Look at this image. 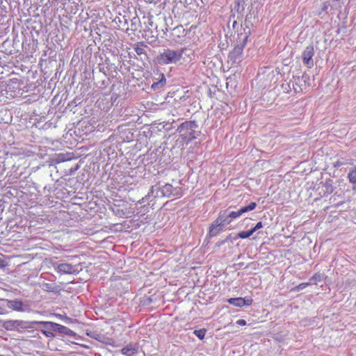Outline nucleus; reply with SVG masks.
I'll list each match as a JSON object with an SVG mask.
<instances>
[{
    "instance_id": "obj_11",
    "label": "nucleus",
    "mask_w": 356,
    "mask_h": 356,
    "mask_svg": "<svg viewBox=\"0 0 356 356\" xmlns=\"http://www.w3.org/2000/svg\"><path fill=\"white\" fill-rule=\"evenodd\" d=\"M159 76L157 78H153V83L152 84V89L155 91H159L164 88L166 84V79L163 73H158Z\"/></svg>"
},
{
    "instance_id": "obj_24",
    "label": "nucleus",
    "mask_w": 356,
    "mask_h": 356,
    "mask_svg": "<svg viewBox=\"0 0 356 356\" xmlns=\"http://www.w3.org/2000/svg\"><path fill=\"white\" fill-rule=\"evenodd\" d=\"M323 187L325 188V193L331 194L333 192V186L330 181H325V183L323 185Z\"/></svg>"
},
{
    "instance_id": "obj_12",
    "label": "nucleus",
    "mask_w": 356,
    "mask_h": 356,
    "mask_svg": "<svg viewBox=\"0 0 356 356\" xmlns=\"http://www.w3.org/2000/svg\"><path fill=\"white\" fill-rule=\"evenodd\" d=\"M227 302L235 307H241L244 305H250L252 300L251 298H232L227 300Z\"/></svg>"
},
{
    "instance_id": "obj_22",
    "label": "nucleus",
    "mask_w": 356,
    "mask_h": 356,
    "mask_svg": "<svg viewBox=\"0 0 356 356\" xmlns=\"http://www.w3.org/2000/svg\"><path fill=\"white\" fill-rule=\"evenodd\" d=\"M55 316L58 318L59 319L63 321L65 323H72L76 321L75 319H72L71 318H69L66 316L60 314H56Z\"/></svg>"
},
{
    "instance_id": "obj_20",
    "label": "nucleus",
    "mask_w": 356,
    "mask_h": 356,
    "mask_svg": "<svg viewBox=\"0 0 356 356\" xmlns=\"http://www.w3.org/2000/svg\"><path fill=\"white\" fill-rule=\"evenodd\" d=\"M254 234V230L250 229L248 231H242L239 232L234 238V240L238 238H248Z\"/></svg>"
},
{
    "instance_id": "obj_4",
    "label": "nucleus",
    "mask_w": 356,
    "mask_h": 356,
    "mask_svg": "<svg viewBox=\"0 0 356 356\" xmlns=\"http://www.w3.org/2000/svg\"><path fill=\"white\" fill-rule=\"evenodd\" d=\"M32 323L37 325H42L44 328L50 329L53 331L65 334L67 336H76V333L73 330L56 323H53L50 321H33Z\"/></svg>"
},
{
    "instance_id": "obj_34",
    "label": "nucleus",
    "mask_w": 356,
    "mask_h": 356,
    "mask_svg": "<svg viewBox=\"0 0 356 356\" xmlns=\"http://www.w3.org/2000/svg\"><path fill=\"white\" fill-rule=\"evenodd\" d=\"M345 164H346L345 163H343V162H341V161H337L335 163L334 166H335V167H339V166L343 165H345Z\"/></svg>"
},
{
    "instance_id": "obj_15",
    "label": "nucleus",
    "mask_w": 356,
    "mask_h": 356,
    "mask_svg": "<svg viewBox=\"0 0 356 356\" xmlns=\"http://www.w3.org/2000/svg\"><path fill=\"white\" fill-rule=\"evenodd\" d=\"M200 134V131H195V129H193V131H188L181 134V138L188 143L197 138Z\"/></svg>"
},
{
    "instance_id": "obj_30",
    "label": "nucleus",
    "mask_w": 356,
    "mask_h": 356,
    "mask_svg": "<svg viewBox=\"0 0 356 356\" xmlns=\"http://www.w3.org/2000/svg\"><path fill=\"white\" fill-rule=\"evenodd\" d=\"M263 227V224L261 222H259L257 223V225L252 227L251 229L254 230V233L257 231L258 229H261Z\"/></svg>"
},
{
    "instance_id": "obj_9",
    "label": "nucleus",
    "mask_w": 356,
    "mask_h": 356,
    "mask_svg": "<svg viewBox=\"0 0 356 356\" xmlns=\"http://www.w3.org/2000/svg\"><path fill=\"white\" fill-rule=\"evenodd\" d=\"M186 34L187 31L182 25L177 26L172 29V40L177 43L181 42L184 40V38L186 37Z\"/></svg>"
},
{
    "instance_id": "obj_3",
    "label": "nucleus",
    "mask_w": 356,
    "mask_h": 356,
    "mask_svg": "<svg viewBox=\"0 0 356 356\" xmlns=\"http://www.w3.org/2000/svg\"><path fill=\"white\" fill-rule=\"evenodd\" d=\"M248 40L237 36L236 44L230 51L228 58L233 63H238L242 60L243 48L247 43Z\"/></svg>"
},
{
    "instance_id": "obj_32",
    "label": "nucleus",
    "mask_w": 356,
    "mask_h": 356,
    "mask_svg": "<svg viewBox=\"0 0 356 356\" xmlns=\"http://www.w3.org/2000/svg\"><path fill=\"white\" fill-rule=\"evenodd\" d=\"M309 284L308 283H301L298 286V289L301 290L305 289Z\"/></svg>"
},
{
    "instance_id": "obj_19",
    "label": "nucleus",
    "mask_w": 356,
    "mask_h": 356,
    "mask_svg": "<svg viewBox=\"0 0 356 356\" xmlns=\"http://www.w3.org/2000/svg\"><path fill=\"white\" fill-rule=\"evenodd\" d=\"M40 288L47 292H54L56 291V286L53 283L42 282L40 284Z\"/></svg>"
},
{
    "instance_id": "obj_17",
    "label": "nucleus",
    "mask_w": 356,
    "mask_h": 356,
    "mask_svg": "<svg viewBox=\"0 0 356 356\" xmlns=\"http://www.w3.org/2000/svg\"><path fill=\"white\" fill-rule=\"evenodd\" d=\"M247 1L248 0H236L235 1V6H234V9L236 10V12L242 15L244 10H245V6L247 5Z\"/></svg>"
},
{
    "instance_id": "obj_23",
    "label": "nucleus",
    "mask_w": 356,
    "mask_h": 356,
    "mask_svg": "<svg viewBox=\"0 0 356 356\" xmlns=\"http://www.w3.org/2000/svg\"><path fill=\"white\" fill-rule=\"evenodd\" d=\"M207 330L205 329H200L194 331V334L200 340L204 338Z\"/></svg>"
},
{
    "instance_id": "obj_38",
    "label": "nucleus",
    "mask_w": 356,
    "mask_h": 356,
    "mask_svg": "<svg viewBox=\"0 0 356 356\" xmlns=\"http://www.w3.org/2000/svg\"><path fill=\"white\" fill-rule=\"evenodd\" d=\"M231 237H232V234H229V236H227L226 237V238H227V241H228L229 239H230V238H231Z\"/></svg>"
},
{
    "instance_id": "obj_14",
    "label": "nucleus",
    "mask_w": 356,
    "mask_h": 356,
    "mask_svg": "<svg viewBox=\"0 0 356 356\" xmlns=\"http://www.w3.org/2000/svg\"><path fill=\"white\" fill-rule=\"evenodd\" d=\"M198 127L195 121H186L181 123L177 128L179 133H183L188 131H193Z\"/></svg>"
},
{
    "instance_id": "obj_37",
    "label": "nucleus",
    "mask_w": 356,
    "mask_h": 356,
    "mask_svg": "<svg viewBox=\"0 0 356 356\" xmlns=\"http://www.w3.org/2000/svg\"><path fill=\"white\" fill-rule=\"evenodd\" d=\"M5 314V311L4 309L0 307V314Z\"/></svg>"
},
{
    "instance_id": "obj_29",
    "label": "nucleus",
    "mask_w": 356,
    "mask_h": 356,
    "mask_svg": "<svg viewBox=\"0 0 356 356\" xmlns=\"http://www.w3.org/2000/svg\"><path fill=\"white\" fill-rule=\"evenodd\" d=\"M135 51L138 55H142L145 54V51L143 47H136L135 48Z\"/></svg>"
},
{
    "instance_id": "obj_13",
    "label": "nucleus",
    "mask_w": 356,
    "mask_h": 356,
    "mask_svg": "<svg viewBox=\"0 0 356 356\" xmlns=\"http://www.w3.org/2000/svg\"><path fill=\"white\" fill-rule=\"evenodd\" d=\"M3 301H5L6 302V305L8 308L12 309L13 310L17 311V312H22L24 311V303L22 301L15 299V300H8V299H3Z\"/></svg>"
},
{
    "instance_id": "obj_36",
    "label": "nucleus",
    "mask_w": 356,
    "mask_h": 356,
    "mask_svg": "<svg viewBox=\"0 0 356 356\" xmlns=\"http://www.w3.org/2000/svg\"><path fill=\"white\" fill-rule=\"evenodd\" d=\"M237 26H238V24H237V22L235 20L233 22V24H232V28L234 29H236L237 28Z\"/></svg>"
},
{
    "instance_id": "obj_2",
    "label": "nucleus",
    "mask_w": 356,
    "mask_h": 356,
    "mask_svg": "<svg viewBox=\"0 0 356 356\" xmlns=\"http://www.w3.org/2000/svg\"><path fill=\"white\" fill-rule=\"evenodd\" d=\"M188 51L187 47H181L180 49H164L157 56V60L161 65L177 64L181 61L184 54Z\"/></svg>"
},
{
    "instance_id": "obj_21",
    "label": "nucleus",
    "mask_w": 356,
    "mask_h": 356,
    "mask_svg": "<svg viewBox=\"0 0 356 356\" xmlns=\"http://www.w3.org/2000/svg\"><path fill=\"white\" fill-rule=\"evenodd\" d=\"M348 178L351 184L356 185V167L350 170Z\"/></svg>"
},
{
    "instance_id": "obj_6",
    "label": "nucleus",
    "mask_w": 356,
    "mask_h": 356,
    "mask_svg": "<svg viewBox=\"0 0 356 356\" xmlns=\"http://www.w3.org/2000/svg\"><path fill=\"white\" fill-rule=\"evenodd\" d=\"M314 49L312 44L307 46L302 53V62L309 68H312L314 66Z\"/></svg>"
},
{
    "instance_id": "obj_35",
    "label": "nucleus",
    "mask_w": 356,
    "mask_h": 356,
    "mask_svg": "<svg viewBox=\"0 0 356 356\" xmlns=\"http://www.w3.org/2000/svg\"><path fill=\"white\" fill-rule=\"evenodd\" d=\"M186 56H189L191 54H193V51L191 49H189L188 48V51H186V54H184Z\"/></svg>"
},
{
    "instance_id": "obj_31",
    "label": "nucleus",
    "mask_w": 356,
    "mask_h": 356,
    "mask_svg": "<svg viewBox=\"0 0 356 356\" xmlns=\"http://www.w3.org/2000/svg\"><path fill=\"white\" fill-rule=\"evenodd\" d=\"M236 324L238 325H246V321L243 319H239L236 321Z\"/></svg>"
},
{
    "instance_id": "obj_5",
    "label": "nucleus",
    "mask_w": 356,
    "mask_h": 356,
    "mask_svg": "<svg viewBox=\"0 0 356 356\" xmlns=\"http://www.w3.org/2000/svg\"><path fill=\"white\" fill-rule=\"evenodd\" d=\"M32 322H26L22 321H6L3 323V327L8 330H12L15 328H33V323Z\"/></svg>"
},
{
    "instance_id": "obj_28",
    "label": "nucleus",
    "mask_w": 356,
    "mask_h": 356,
    "mask_svg": "<svg viewBox=\"0 0 356 356\" xmlns=\"http://www.w3.org/2000/svg\"><path fill=\"white\" fill-rule=\"evenodd\" d=\"M310 281L314 284H316L317 282L321 281V275L320 274H315L311 277Z\"/></svg>"
},
{
    "instance_id": "obj_25",
    "label": "nucleus",
    "mask_w": 356,
    "mask_h": 356,
    "mask_svg": "<svg viewBox=\"0 0 356 356\" xmlns=\"http://www.w3.org/2000/svg\"><path fill=\"white\" fill-rule=\"evenodd\" d=\"M140 23V19L138 17H134L131 19V29L134 31H137L138 26L137 24Z\"/></svg>"
},
{
    "instance_id": "obj_10",
    "label": "nucleus",
    "mask_w": 356,
    "mask_h": 356,
    "mask_svg": "<svg viewBox=\"0 0 356 356\" xmlns=\"http://www.w3.org/2000/svg\"><path fill=\"white\" fill-rule=\"evenodd\" d=\"M56 270L58 273L61 274H76L79 273V270L76 266L67 263L58 264L56 267Z\"/></svg>"
},
{
    "instance_id": "obj_27",
    "label": "nucleus",
    "mask_w": 356,
    "mask_h": 356,
    "mask_svg": "<svg viewBox=\"0 0 356 356\" xmlns=\"http://www.w3.org/2000/svg\"><path fill=\"white\" fill-rule=\"evenodd\" d=\"M46 330H42L41 332L43 334H44L47 337H54V334L53 333V330H50V329H47L45 328Z\"/></svg>"
},
{
    "instance_id": "obj_1",
    "label": "nucleus",
    "mask_w": 356,
    "mask_h": 356,
    "mask_svg": "<svg viewBox=\"0 0 356 356\" xmlns=\"http://www.w3.org/2000/svg\"><path fill=\"white\" fill-rule=\"evenodd\" d=\"M257 207L255 202H250L248 206L240 208L238 211H224L219 213L218 218L213 222L209 227L210 236L219 234L223 228L229 225L232 220L242 216L243 213L254 210Z\"/></svg>"
},
{
    "instance_id": "obj_18",
    "label": "nucleus",
    "mask_w": 356,
    "mask_h": 356,
    "mask_svg": "<svg viewBox=\"0 0 356 356\" xmlns=\"http://www.w3.org/2000/svg\"><path fill=\"white\" fill-rule=\"evenodd\" d=\"M121 352L123 355L126 356H133L134 354L137 353V349L132 345H129L124 347Z\"/></svg>"
},
{
    "instance_id": "obj_7",
    "label": "nucleus",
    "mask_w": 356,
    "mask_h": 356,
    "mask_svg": "<svg viewBox=\"0 0 356 356\" xmlns=\"http://www.w3.org/2000/svg\"><path fill=\"white\" fill-rule=\"evenodd\" d=\"M179 188H174L171 184L160 185V192L157 195L161 197L176 196L179 194Z\"/></svg>"
},
{
    "instance_id": "obj_8",
    "label": "nucleus",
    "mask_w": 356,
    "mask_h": 356,
    "mask_svg": "<svg viewBox=\"0 0 356 356\" xmlns=\"http://www.w3.org/2000/svg\"><path fill=\"white\" fill-rule=\"evenodd\" d=\"M249 19V15H247L244 22L241 25L240 30L238 31V37L242 38H245L248 40V37L251 34V26H252V23Z\"/></svg>"
},
{
    "instance_id": "obj_16",
    "label": "nucleus",
    "mask_w": 356,
    "mask_h": 356,
    "mask_svg": "<svg viewBox=\"0 0 356 356\" xmlns=\"http://www.w3.org/2000/svg\"><path fill=\"white\" fill-rule=\"evenodd\" d=\"M159 192H160V184H156V185L152 186L150 188L149 191L148 192V194L145 197L142 198V200L139 201V203L141 204V203L144 202L145 198H147V197L154 196L155 197H159L157 195V193H159Z\"/></svg>"
},
{
    "instance_id": "obj_33",
    "label": "nucleus",
    "mask_w": 356,
    "mask_h": 356,
    "mask_svg": "<svg viewBox=\"0 0 356 356\" xmlns=\"http://www.w3.org/2000/svg\"><path fill=\"white\" fill-rule=\"evenodd\" d=\"M227 242V238H225V239H224L222 241H220L218 243H216V246L220 247V246L224 245L225 243H226Z\"/></svg>"
},
{
    "instance_id": "obj_26",
    "label": "nucleus",
    "mask_w": 356,
    "mask_h": 356,
    "mask_svg": "<svg viewBox=\"0 0 356 356\" xmlns=\"http://www.w3.org/2000/svg\"><path fill=\"white\" fill-rule=\"evenodd\" d=\"M90 337L95 339L97 341H102L104 336L101 334L93 332L91 334H88Z\"/></svg>"
}]
</instances>
